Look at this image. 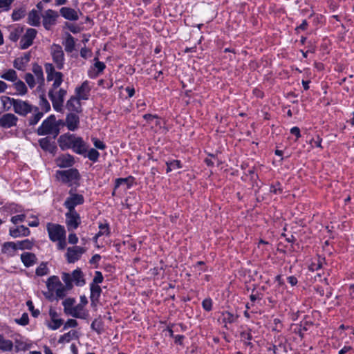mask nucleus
Masks as SVG:
<instances>
[{"label":"nucleus","mask_w":354,"mask_h":354,"mask_svg":"<svg viewBox=\"0 0 354 354\" xmlns=\"http://www.w3.org/2000/svg\"><path fill=\"white\" fill-rule=\"evenodd\" d=\"M18 118L12 113H6L0 118V127L9 129L17 125Z\"/></svg>","instance_id":"obj_18"},{"label":"nucleus","mask_w":354,"mask_h":354,"mask_svg":"<svg viewBox=\"0 0 354 354\" xmlns=\"http://www.w3.org/2000/svg\"><path fill=\"white\" fill-rule=\"evenodd\" d=\"M28 321H29V319H28V315L27 313H24L21 315L20 319H16L17 323H18L19 324H20L21 326L27 325L28 324Z\"/></svg>","instance_id":"obj_58"},{"label":"nucleus","mask_w":354,"mask_h":354,"mask_svg":"<svg viewBox=\"0 0 354 354\" xmlns=\"http://www.w3.org/2000/svg\"><path fill=\"white\" fill-rule=\"evenodd\" d=\"M77 331L73 330H70L69 332L60 336V337L58 340V342L59 343L69 342L71 340L77 338Z\"/></svg>","instance_id":"obj_35"},{"label":"nucleus","mask_w":354,"mask_h":354,"mask_svg":"<svg viewBox=\"0 0 354 354\" xmlns=\"http://www.w3.org/2000/svg\"><path fill=\"white\" fill-rule=\"evenodd\" d=\"M30 59V54L29 53H25L23 56L17 57L14 60L13 66L19 71H25L28 63Z\"/></svg>","instance_id":"obj_19"},{"label":"nucleus","mask_w":354,"mask_h":354,"mask_svg":"<svg viewBox=\"0 0 354 354\" xmlns=\"http://www.w3.org/2000/svg\"><path fill=\"white\" fill-rule=\"evenodd\" d=\"M80 100L75 96H71L66 102V109L70 111L80 112L82 111Z\"/></svg>","instance_id":"obj_24"},{"label":"nucleus","mask_w":354,"mask_h":354,"mask_svg":"<svg viewBox=\"0 0 354 354\" xmlns=\"http://www.w3.org/2000/svg\"><path fill=\"white\" fill-rule=\"evenodd\" d=\"M32 111L34 112V115L29 120V123L31 125H35L41 118L43 113L39 112L38 108L36 106L33 108Z\"/></svg>","instance_id":"obj_42"},{"label":"nucleus","mask_w":354,"mask_h":354,"mask_svg":"<svg viewBox=\"0 0 354 354\" xmlns=\"http://www.w3.org/2000/svg\"><path fill=\"white\" fill-rule=\"evenodd\" d=\"M26 305L28 307V310L31 312L32 315L34 317H37L39 315L40 311L37 309L34 308L33 304L30 300L27 301Z\"/></svg>","instance_id":"obj_52"},{"label":"nucleus","mask_w":354,"mask_h":354,"mask_svg":"<svg viewBox=\"0 0 354 354\" xmlns=\"http://www.w3.org/2000/svg\"><path fill=\"white\" fill-rule=\"evenodd\" d=\"M270 192L272 193H274L275 194H277L278 193L281 192V189L280 187V184L279 183H276L275 185H272L270 186Z\"/></svg>","instance_id":"obj_64"},{"label":"nucleus","mask_w":354,"mask_h":354,"mask_svg":"<svg viewBox=\"0 0 354 354\" xmlns=\"http://www.w3.org/2000/svg\"><path fill=\"white\" fill-rule=\"evenodd\" d=\"M58 142L62 150L71 149L77 154L84 152L85 142L82 138L75 136L74 134H62L58 139Z\"/></svg>","instance_id":"obj_2"},{"label":"nucleus","mask_w":354,"mask_h":354,"mask_svg":"<svg viewBox=\"0 0 354 354\" xmlns=\"http://www.w3.org/2000/svg\"><path fill=\"white\" fill-rule=\"evenodd\" d=\"M24 29L22 27L18 26L12 28L10 32L9 39L12 41H17L19 39Z\"/></svg>","instance_id":"obj_37"},{"label":"nucleus","mask_w":354,"mask_h":354,"mask_svg":"<svg viewBox=\"0 0 354 354\" xmlns=\"http://www.w3.org/2000/svg\"><path fill=\"white\" fill-rule=\"evenodd\" d=\"M57 177L63 183H69L78 180L80 174L76 169H70L64 171H57Z\"/></svg>","instance_id":"obj_11"},{"label":"nucleus","mask_w":354,"mask_h":354,"mask_svg":"<svg viewBox=\"0 0 354 354\" xmlns=\"http://www.w3.org/2000/svg\"><path fill=\"white\" fill-rule=\"evenodd\" d=\"M95 63L94 64V67L97 71V74H99L100 73H101L104 71L106 66L104 62H100L97 57L95 58Z\"/></svg>","instance_id":"obj_56"},{"label":"nucleus","mask_w":354,"mask_h":354,"mask_svg":"<svg viewBox=\"0 0 354 354\" xmlns=\"http://www.w3.org/2000/svg\"><path fill=\"white\" fill-rule=\"evenodd\" d=\"M61 281L58 277L52 276L48 278L46 281V286L49 290V292L55 291L59 286H61Z\"/></svg>","instance_id":"obj_30"},{"label":"nucleus","mask_w":354,"mask_h":354,"mask_svg":"<svg viewBox=\"0 0 354 354\" xmlns=\"http://www.w3.org/2000/svg\"><path fill=\"white\" fill-rule=\"evenodd\" d=\"M59 15L57 12L48 9L47 10L42 16L43 18V26L47 30H49L52 26L55 24L56 20Z\"/></svg>","instance_id":"obj_14"},{"label":"nucleus","mask_w":354,"mask_h":354,"mask_svg":"<svg viewBox=\"0 0 354 354\" xmlns=\"http://www.w3.org/2000/svg\"><path fill=\"white\" fill-rule=\"evenodd\" d=\"M13 348V344L11 340L6 339L0 335V350L3 351H11Z\"/></svg>","instance_id":"obj_34"},{"label":"nucleus","mask_w":354,"mask_h":354,"mask_svg":"<svg viewBox=\"0 0 354 354\" xmlns=\"http://www.w3.org/2000/svg\"><path fill=\"white\" fill-rule=\"evenodd\" d=\"M17 250H30L33 246V242L29 239L17 241L16 243Z\"/></svg>","instance_id":"obj_39"},{"label":"nucleus","mask_w":354,"mask_h":354,"mask_svg":"<svg viewBox=\"0 0 354 354\" xmlns=\"http://www.w3.org/2000/svg\"><path fill=\"white\" fill-rule=\"evenodd\" d=\"M66 224L68 231L77 229L81 223V218L76 211H68L66 213Z\"/></svg>","instance_id":"obj_9"},{"label":"nucleus","mask_w":354,"mask_h":354,"mask_svg":"<svg viewBox=\"0 0 354 354\" xmlns=\"http://www.w3.org/2000/svg\"><path fill=\"white\" fill-rule=\"evenodd\" d=\"M84 202V196L82 194L69 192V196L64 201V205L68 211H76L75 206L82 205Z\"/></svg>","instance_id":"obj_8"},{"label":"nucleus","mask_w":354,"mask_h":354,"mask_svg":"<svg viewBox=\"0 0 354 354\" xmlns=\"http://www.w3.org/2000/svg\"><path fill=\"white\" fill-rule=\"evenodd\" d=\"M37 35V30L34 28L27 29L25 35L21 37L19 44L21 49H26L32 44L33 39Z\"/></svg>","instance_id":"obj_15"},{"label":"nucleus","mask_w":354,"mask_h":354,"mask_svg":"<svg viewBox=\"0 0 354 354\" xmlns=\"http://www.w3.org/2000/svg\"><path fill=\"white\" fill-rule=\"evenodd\" d=\"M50 55L57 69L61 70L64 66L65 57L62 47L53 44L50 47Z\"/></svg>","instance_id":"obj_6"},{"label":"nucleus","mask_w":354,"mask_h":354,"mask_svg":"<svg viewBox=\"0 0 354 354\" xmlns=\"http://www.w3.org/2000/svg\"><path fill=\"white\" fill-rule=\"evenodd\" d=\"M74 162V158L70 154L62 155L56 159V164L60 168L71 167Z\"/></svg>","instance_id":"obj_20"},{"label":"nucleus","mask_w":354,"mask_h":354,"mask_svg":"<svg viewBox=\"0 0 354 354\" xmlns=\"http://www.w3.org/2000/svg\"><path fill=\"white\" fill-rule=\"evenodd\" d=\"M91 92V86L89 82L86 80L81 86L76 87L75 90V97L81 100H87L89 97Z\"/></svg>","instance_id":"obj_17"},{"label":"nucleus","mask_w":354,"mask_h":354,"mask_svg":"<svg viewBox=\"0 0 354 354\" xmlns=\"http://www.w3.org/2000/svg\"><path fill=\"white\" fill-rule=\"evenodd\" d=\"M120 186L124 187V189H127L130 187L128 178H118L115 180V189L120 187Z\"/></svg>","instance_id":"obj_46"},{"label":"nucleus","mask_w":354,"mask_h":354,"mask_svg":"<svg viewBox=\"0 0 354 354\" xmlns=\"http://www.w3.org/2000/svg\"><path fill=\"white\" fill-rule=\"evenodd\" d=\"M17 250L16 243L6 242L3 244L1 252L3 254L13 255L14 252Z\"/></svg>","instance_id":"obj_32"},{"label":"nucleus","mask_w":354,"mask_h":354,"mask_svg":"<svg viewBox=\"0 0 354 354\" xmlns=\"http://www.w3.org/2000/svg\"><path fill=\"white\" fill-rule=\"evenodd\" d=\"M66 93V90L62 88L55 91L53 90H49L48 97L52 102L54 109L56 111H62Z\"/></svg>","instance_id":"obj_5"},{"label":"nucleus","mask_w":354,"mask_h":354,"mask_svg":"<svg viewBox=\"0 0 354 354\" xmlns=\"http://www.w3.org/2000/svg\"><path fill=\"white\" fill-rule=\"evenodd\" d=\"M26 14V10L24 8H19L17 10H13L12 13V19L13 21H18L21 19H22Z\"/></svg>","instance_id":"obj_45"},{"label":"nucleus","mask_w":354,"mask_h":354,"mask_svg":"<svg viewBox=\"0 0 354 354\" xmlns=\"http://www.w3.org/2000/svg\"><path fill=\"white\" fill-rule=\"evenodd\" d=\"M41 93L42 94L40 96L39 105L42 110L47 112L50 109V105L48 100L46 99L44 92Z\"/></svg>","instance_id":"obj_48"},{"label":"nucleus","mask_w":354,"mask_h":354,"mask_svg":"<svg viewBox=\"0 0 354 354\" xmlns=\"http://www.w3.org/2000/svg\"><path fill=\"white\" fill-rule=\"evenodd\" d=\"M44 68L47 75V80L48 82L53 81L50 90L57 91L63 82L64 75L61 72L56 71L55 66L51 63H46Z\"/></svg>","instance_id":"obj_4"},{"label":"nucleus","mask_w":354,"mask_h":354,"mask_svg":"<svg viewBox=\"0 0 354 354\" xmlns=\"http://www.w3.org/2000/svg\"><path fill=\"white\" fill-rule=\"evenodd\" d=\"M49 315L50 317L53 324H50L48 326L53 330L59 328L63 324V320L58 318V314L56 310L53 308H50Z\"/></svg>","instance_id":"obj_26"},{"label":"nucleus","mask_w":354,"mask_h":354,"mask_svg":"<svg viewBox=\"0 0 354 354\" xmlns=\"http://www.w3.org/2000/svg\"><path fill=\"white\" fill-rule=\"evenodd\" d=\"M46 229L50 239L53 242H55L57 241V240H59L62 238H65V229L63 226L59 224L48 223L46 225Z\"/></svg>","instance_id":"obj_7"},{"label":"nucleus","mask_w":354,"mask_h":354,"mask_svg":"<svg viewBox=\"0 0 354 354\" xmlns=\"http://www.w3.org/2000/svg\"><path fill=\"white\" fill-rule=\"evenodd\" d=\"M9 232L11 236L13 238H17L20 236H28L30 233V231L27 227L24 225H20L16 228H10Z\"/></svg>","instance_id":"obj_25"},{"label":"nucleus","mask_w":354,"mask_h":354,"mask_svg":"<svg viewBox=\"0 0 354 354\" xmlns=\"http://www.w3.org/2000/svg\"><path fill=\"white\" fill-rule=\"evenodd\" d=\"M1 77L8 81L15 82L17 80V75L15 70L9 69Z\"/></svg>","instance_id":"obj_41"},{"label":"nucleus","mask_w":354,"mask_h":354,"mask_svg":"<svg viewBox=\"0 0 354 354\" xmlns=\"http://www.w3.org/2000/svg\"><path fill=\"white\" fill-rule=\"evenodd\" d=\"M21 259L26 267H30L35 263L37 258L33 253L24 252L21 254Z\"/></svg>","instance_id":"obj_27"},{"label":"nucleus","mask_w":354,"mask_h":354,"mask_svg":"<svg viewBox=\"0 0 354 354\" xmlns=\"http://www.w3.org/2000/svg\"><path fill=\"white\" fill-rule=\"evenodd\" d=\"M77 322L73 319H69L65 323L64 328L66 329L67 328H75L77 326Z\"/></svg>","instance_id":"obj_61"},{"label":"nucleus","mask_w":354,"mask_h":354,"mask_svg":"<svg viewBox=\"0 0 354 354\" xmlns=\"http://www.w3.org/2000/svg\"><path fill=\"white\" fill-rule=\"evenodd\" d=\"M73 281L75 283L77 286H82L85 284V280L84 275L80 269L77 268L71 274Z\"/></svg>","instance_id":"obj_28"},{"label":"nucleus","mask_w":354,"mask_h":354,"mask_svg":"<svg viewBox=\"0 0 354 354\" xmlns=\"http://www.w3.org/2000/svg\"><path fill=\"white\" fill-rule=\"evenodd\" d=\"M62 280L64 281V282L66 284L65 286H67L68 288H71V289L72 288L73 279H72L71 275H70L69 274H67V273H64L62 276Z\"/></svg>","instance_id":"obj_54"},{"label":"nucleus","mask_w":354,"mask_h":354,"mask_svg":"<svg viewBox=\"0 0 354 354\" xmlns=\"http://www.w3.org/2000/svg\"><path fill=\"white\" fill-rule=\"evenodd\" d=\"M28 23L30 26H38L40 24V16L37 10H32L28 16Z\"/></svg>","instance_id":"obj_31"},{"label":"nucleus","mask_w":354,"mask_h":354,"mask_svg":"<svg viewBox=\"0 0 354 354\" xmlns=\"http://www.w3.org/2000/svg\"><path fill=\"white\" fill-rule=\"evenodd\" d=\"M83 156L84 158H88L93 162L98 161L100 157V153L94 148L88 149L86 143H84V152L83 153H79Z\"/></svg>","instance_id":"obj_23"},{"label":"nucleus","mask_w":354,"mask_h":354,"mask_svg":"<svg viewBox=\"0 0 354 354\" xmlns=\"http://www.w3.org/2000/svg\"><path fill=\"white\" fill-rule=\"evenodd\" d=\"M143 118L152 127L153 124L156 126L160 125L161 121L156 115L145 114Z\"/></svg>","instance_id":"obj_40"},{"label":"nucleus","mask_w":354,"mask_h":354,"mask_svg":"<svg viewBox=\"0 0 354 354\" xmlns=\"http://www.w3.org/2000/svg\"><path fill=\"white\" fill-rule=\"evenodd\" d=\"M91 301L92 303L97 302L99 300V297L102 292V289L99 285L91 284Z\"/></svg>","instance_id":"obj_29"},{"label":"nucleus","mask_w":354,"mask_h":354,"mask_svg":"<svg viewBox=\"0 0 354 354\" xmlns=\"http://www.w3.org/2000/svg\"><path fill=\"white\" fill-rule=\"evenodd\" d=\"M68 290H71V288H68L67 286H64L62 283H61V286H59L55 290L57 297L59 298L64 297L66 295V292Z\"/></svg>","instance_id":"obj_47"},{"label":"nucleus","mask_w":354,"mask_h":354,"mask_svg":"<svg viewBox=\"0 0 354 354\" xmlns=\"http://www.w3.org/2000/svg\"><path fill=\"white\" fill-rule=\"evenodd\" d=\"M26 218L25 214H18L11 218V221L14 224H17L19 222H23Z\"/></svg>","instance_id":"obj_60"},{"label":"nucleus","mask_w":354,"mask_h":354,"mask_svg":"<svg viewBox=\"0 0 354 354\" xmlns=\"http://www.w3.org/2000/svg\"><path fill=\"white\" fill-rule=\"evenodd\" d=\"M91 140L93 143L94 147L100 150H104L106 149V145L104 143L103 141L100 140V139L93 137L91 138Z\"/></svg>","instance_id":"obj_50"},{"label":"nucleus","mask_w":354,"mask_h":354,"mask_svg":"<svg viewBox=\"0 0 354 354\" xmlns=\"http://www.w3.org/2000/svg\"><path fill=\"white\" fill-rule=\"evenodd\" d=\"M91 328L95 331H97L98 333H100L101 330V322L100 321H97V319H95L92 324H91Z\"/></svg>","instance_id":"obj_63"},{"label":"nucleus","mask_w":354,"mask_h":354,"mask_svg":"<svg viewBox=\"0 0 354 354\" xmlns=\"http://www.w3.org/2000/svg\"><path fill=\"white\" fill-rule=\"evenodd\" d=\"M80 120L77 114L71 113L67 115L66 118V125L69 131H75L79 125Z\"/></svg>","instance_id":"obj_21"},{"label":"nucleus","mask_w":354,"mask_h":354,"mask_svg":"<svg viewBox=\"0 0 354 354\" xmlns=\"http://www.w3.org/2000/svg\"><path fill=\"white\" fill-rule=\"evenodd\" d=\"M57 135V134H55L53 136H48L46 138L40 139L39 145L45 151H48L50 153H54L57 149L55 143Z\"/></svg>","instance_id":"obj_16"},{"label":"nucleus","mask_w":354,"mask_h":354,"mask_svg":"<svg viewBox=\"0 0 354 354\" xmlns=\"http://www.w3.org/2000/svg\"><path fill=\"white\" fill-rule=\"evenodd\" d=\"M34 107L35 106H32L27 102L17 99L15 100L13 109L16 113L22 116H25L28 113L32 112L33 111Z\"/></svg>","instance_id":"obj_13"},{"label":"nucleus","mask_w":354,"mask_h":354,"mask_svg":"<svg viewBox=\"0 0 354 354\" xmlns=\"http://www.w3.org/2000/svg\"><path fill=\"white\" fill-rule=\"evenodd\" d=\"M322 138L318 135H316L315 138H313L310 140V144L312 147H321Z\"/></svg>","instance_id":"obj_59"},{"label":"nucleus","mask_w":354,"mask_h":354,"mask_svg":"<svg viewBox=\"0 0 354 354\" xmlns=\"http://www.w3.org/2000/svg\"><path fill=\"white\" fill-rule=\"evenodd\" d=\"M322 261L324 259H320L319 258L317 259V262H313L309 266V269L312 271L318 270L319 269H321L322 267Z\"/></svg>","instance_id":"obj_53"},{"label":"nucleus","mask_w":354,"mask_h":354,"mask_svg":"<svg viewBox=\"0 0 354 354\" xmlns=\"http://www.w3.org/2000/svg\"><path fill=\"white\" fill-rule=\"evenodd\" d=\"M85 249L80 246L69 247L66 254L67 261L73 263L78 261L81 256L85 252Z\"/></svg>","instance_id":"obj_12"},{"label":"nucleus","mask_w":354,"mask_h":354,"mask_svg":"<svg viewBox=\"0 0 354 354\" xmlns=\"http://www.w3.org/2000/svg\"><path fill=\"white\" fill-rule=\"evenodd\" d=\"M169 164H171V167L173 170H176L177 169L182 168V164L180 160H174L171 161H168Z\"/></svg>","instance_id":"obj_62"},{"label":"nucleus","mask_w":354,"mask_h":354,"mask_svg":"<svg viewBox=\"0 0 354 354\" xmlns=\"http://www.w3.org/2000/svg\"><path fill=\"white\" fill-rule=\"evenodd\" d=\"M14 1L15 0H0V13L9 11Z\"/></svg>","instance_id":"obj_43"},{"label":"nucleus","mask_w":354,"mask_h":354,"mask_svg":"<svg viewBox=\"0 0 354 354\" xmlns=\"http://www.w3.org/2000/svg\"><path fill=\"white\" fill-rule=\"evenodd\" d=\"M240 335L242 341L244 342V344L245 345L249 346L250 347L253 346V344L251 342V340L253 338L251 333V330H244L241 333Z\"/></svg>","instance_id":"obj_38"},{"label":"nucleus","mask_w":354,"mask_h":354,"mask_svg":"<svg viewBox=\"0 0 354 354\" xmlns=\"http://www.w3.org/2000/svg\"><path fill=\"white\" fill-rule=\"evenodd\" d=\"M58 131L55 117L51 115L42 122L37 133H58Z\"/></svg>","instance_id":"obj_10"},{"label":"nucleus","mask_w":354,"mask_h":354,"mask_svg":"<svg viewBox=\"0 0 354 354\" xmlns=\"http://www.w3.org/2000/svg\"><path fill=\"white\" fill-rule=\"evenodd\" d=\"M104 277L101 272L96 271L95 272V276L93 279V282L91 284H97L102 283L103 281Z\"/></svg>","instance_id":"obj_55"},{"label":"nucleus","mask_w":354,"mask_h":354,"mask_svg":"<svg viewBox=\"0 0 354 354\" xmlns=\"http://www.w3.org/2000/svg\"><path fill=\"white\" fill-rule=\"evenodd\" d=\"M16 99L10 98L8 96L1 97V102L4 111H8L11 106H14V104Z\"/></svg>","instance_id":"obj_36"},{"label":"nucleus","mask_w":354,"mask_h":354,"mask_svg":"<svg viewBox=\"0 0 354 354\" xmlns=\"http://www.w3.org/2000/svg\"><path fill=\"white\" fill-rule=\"evenodd\" d=\"M32 73H28L24 76V80L30 88H33L37 84V91L38 92H44L45 78L42 67L37 63H34L32 66Z\"/></svg>","instance_id":"obj_1"},{"label":"nucleus","mask_w":354,"mask_h":354,"mask_svg":"<svg viewBox=\"0 0 354 354\" xmlns=\"http://www.w3.org/2000/svg\"><path fill=\"white\" fill-rule=\"evenodd\" d=\"M202 306L206 311H210L212 308V301L210 298L205 299L202 302Z\"/></svg>","instance_id":"obj_57"},{"label":"nucleus","mask_w":354,"mask_h":354,"mask_svg":"<svg viewBox=\"0 0 354 354\" xmlns=\"http://www.w3.org/2000/svg\"><path fill=\"white\" fill-rule=\"evenodd\" d=\"M48 269L44 263H41L36 269V274L38 276H44L48 273Z\"/></svg>","instance_id":"obj_51"},{"label":"nucleus","mask_w":354,"mask_h":354,"mask_svg":"<svg viewBox=\"0 0 354 354\" xmlns=\"http://www.w3.org/2000/svg\"><path fill=\"white\" fill-rule=\"evenodd\" d=\"M61 15L66 19L77 21L79 19L78 12L73 8L63 7L60 9Z\"/></svg>","instance_id":"obj_22"},{"label":"nucleus","mask_w":354,"mask_h":354,"mask_svg":"<svg viewBox=\"0 0 354 354\" xmlns=\"http://www.w3.org/2000/svg\"><path fill=\"white\" fill-rule=\"evenodd\" d=\"M15 88L20 95H25L28 91L26 84L21 80H18L15 83Z\"/></svg>","instance_id":"obj_44"},{"label":"nucleus","mask_w":354,"mask_h":354,"mask_svg":"<svg viewBox=\"0 0 354 354\" xmlns=\"http://www.w3.org/2000/svg\"><path fill=\"white\" fill-rule=\"evenodd\" d=\"M100 230L97 234H96L95 239H97L99 236L102 235H109V228L108 224H100L99 225Z\"/></svg>","instance_id":"obj_49"},{"label":"nucleus","mask_w":354,"mask_h":354,"mask_svg":"<svg viewBox=\"0 0 354 354\" xmlns=\"http://www.w3.org/2000/svg\"><path fill=\"white\" fill-rule=\"evenodd\" d=\"M62 44L65 48V50L67 53H71L73 51L75 48V40L73 37H72L70 34H68L66 38L63 41Z\"/></svg>","instance_id":"obj_33"},{"label":"nucleus","mask_w":354,"mask_h":354,"mask_svg":"<svg viewBox=\"0 0 354 354\" xmlns=\"http://www.w3.org/2000/svg\"><path fill=\"white\" fill-rule=\"evenodd\" d=\"M75 299L73 298H67L62 302L64 313L75 318L86 319L88 313L84 310V304H77L73 306Z\"/></svg>","instance_id":"obj_3"}]
</instances>
